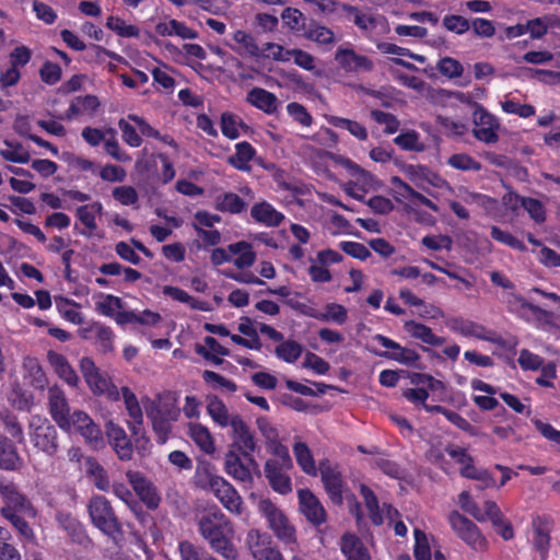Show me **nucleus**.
<instances>
[{"mask_svg": "<svg viewBox=\"0 0 560 560\" xmlns=\"http://www.w3.org/2000/svg\"><path fill=\"white\" fill-rule=\"evenodd\" d=\"M200 535L211 549L226 560H235L238 556L233 542L235 529L232 522L219 510L207 512L198 522Z\"/></svg>", "mask_w": 560, "mask_h": 560, "instance_id": "nucleus-1", "label": "nucleus"}, {"mask_svg": "<svg viewBox=\"0 0 560 560\" xmlns=\"http://www.w3.org/2000/svg\"><path fill=\"white\" fill-rule=\"evenodd\" d=\"M258 511L267 520L269 528L284 545L296 544V530L288 516L269 499L258 502Z\"/></svg>", "mask_w": 560, "mask_h": 560, "instance_id": "nucleus-2", "label": "nucleus"}, {"mask_svg": "<svg viewBox=\"0 0 560 560\" xmlns=\"http://www.w3.org/2000/svg\"><path fill=\"white\" fill-rule=\"evenodd\" d=\"M80 368L86 384L95 395H105L113 400H118L120 398V393L112 383L108 374L96 368L93 360L90 358H82L80 361Z\"/></svg>", "mask_w": 560, "mask_h": 560, "instance_id": "nucleus-3", "label": "nucleus"}, {"mask_svg": "<svg viewBox=\"0 0 560 560\" xmlns=\"http://www.w3.org/2000/svg\"><path fill=\"white\" fill-rule=\"evenodd\" d=\"M68 428H61L69 433H79L84 441L93 448L104 446L103 432L100 427L83 411H74L67 418Z\"/></svg>", "mask_w": 560, "mask_h": 560, "instance_id": "nucleus-4", "label": "nucleus"}, {"mask_svg": "<svg viewBox=\"0 0 560 560\" xmlns=\"http://www.w3.org/2000/svg\"><path fill=\"white\" fill-rule=\"evenodd\" d=\"M0 495L4 502L1 513L4 517L23 514L28 517L36 516V510L30 500L20 492L18 486L11 481H0Z\"/></svg>", "mask_w": 560, "mask_h": 560, "instance_id": "nucleus-5", "label": "nucleus"}, {"mask_svg": "<svg viewBox=\"0 0 560 560\" xmlns=\"http://www.w3.org/2000/svg\"><path fill=\"white\" fill-rule=\"evenodd\" d=\"M293 463L290 454L284 457H273L266 460L264 466L265 476L273 491L280 494H288L292 491V481L288 471L292 469Z\"/></svg>", "mask_w": 560, "mask_h": 560, "instance_id": "nucleus-6", "label": "nucleus"}, {"mask_svg": "<svg viewBox=\"0 0 560 560\" xmlns=\"http://www.w3.org/2000/svg\"><path fill=\"white\" fill-rule=\"evenodd\" d=\"M30 438L32 444L48 456H52L57 452V431L46 418L32 416Z\"/></svg>", "mask_w": 560, "mask_h": 560, "instance_id": "nucleus-7", "label": "nucleus"}, {"mask_svg": "<svg viewBox=\"0 0 560 560\" xmlns=\"http://www.w3.org/2000/svg\"><path fill=\"white\" fill-rule=\"evenodd\" d=\"M448 521L456 535L471 549L480 552L487 550L486 537L470 520L454 511L450 514Z\"/></svg>", "mask_w": 560, "mask_h": 560, "instance_id": "nucleus-8", "label": "nucleus"}, {"mask_svg": "<svg viewBox=\"0 0 560 560\" xmlns=\"http://www.w3.org/2000/svg\"><path fill=\"white\" fill-rule=\"evenodd\" d=\"M445 453L460 466L459 472L463 477L478 480L482 488H491L494 486V479L485 469H479L474 465L471 456L463 447L448 445Z\"/></svg>", "mask_w": 560, "mask_h": 560, "instance_id": "nucleus-9", "label": "nucleus"}, {"mask_svg": "<svg viewBox=\"0 0 560 560\" xmlns=\"http://www.w3.org/2000/svg\"><path fill=\"white\" fill-rule=\"evenodd\" d=\"M89 513L92 523L104 534L114 536L119 532V523L109 502L102 495H95L90 500Z\"/></svg>", "mask_w": 560, "mask_h": 560, "instance_id": "nucleus-10", "label": "nucleus"}, {"mask_svg": "<svg viewBox=\"0 0 560 560\" xmlns=\"http://www.w3.org/2000/svg\"><path fill=\"white\" fill-rule=\"evenodd\" d=\"M245 544L255 560H284L281 552L272 546L271 537L259 529H250Z\"/></svg>", "mask_w": 560, "mask_h": 560, "instance_id": "nucleus-11", "label": "nucleus"}, {"mask_svg": "<svg viewBox=\"0 0 560 560\" xmlns=\"http://www.w3.org/2000/svg\"><path fill=\"white\" fill-rule=\"evenodd\" d=\"M244 457L245 459H242L235 451L230 450L224 457V470L229 476L237 481L252 483L253 474L257 471L258 464L252 454Z\"/></svg>", "mask_w": 560, "mask_h": 560, "instance_id": "nucleus-12", "label": "nucleus"}, {"mask_svg": "<svg viewBox=\"0 0 560 560\" xmlns=\"http://www.w3.org/2000/svg\"><path fill=\"white\" fill-rule=\"evenodd\" d=\"M474 136L485 143H494L498 141V130L500 127L497 118L487 112L482 106L476 105L472 114Z\"/></svg>", "mask_w": 560, "mask_h": 560, "instance_id": "nucleus-13", "label": "nucleus"}, {"mask_svg": "<svg viewBox=\"0 0 560 560\" xmlns=\"http://www.w3.org/2000/svg\"><path fill=\"white\" fill-rule=\"evenodd\" d=\"M257 428L265 440L266 450L275 457H284L289 453L288 447L282 443L279 430L267 419L260 417L256 421Z\"/></svg>", "mask_w": 560, "mask_h": 560, "instance_id": "nucleus-14", "label": "nucleus"}, {"mask_svg": "<svg viewBox=\"0 0 560 560\" xmlns=\"http://www.w3.org/2000/svg\"><path fill=\"white\" fill-rule=\"evenodd\" d=\"M206 409L212 422L221 429L231 428L242 417L237 412L231 411L218 396L206 398Z\"/></svg>", "mask_w": 560, "mask_h": 560, "instance_id": "nucleus-15", "label": "nucleus"}, {"mask_svg": "<svg viewBox=\"0 0 560 560\" xmlns=\"http://www.w3.org/2000/svg\"><path fill=\"white\" fill-rule=\"evenodd\" d=\"M108 443L121 460H129L132 457V444L125 430L109 420L105 424Z\"/></svg>", "mask_w": 560, "mask_h": 560, "instance_id": "nucleus-16", "label": "nucleus"}, {"mask_svg": "<svg viewBox=\"0 0 560 560\" xmlns=\"http://www.w3.org/2000/svg\"><path fill=\"white\" fill-rule=\"evenodd\" d=\"M360 493L364 500L365 506L369 511V515L373 524L381 525L385 521V518L394 521L395 516L398 514L397 511L385 503L383 504V506H380L377 498L368 486L360 485Z\"/></svg>", "mask_w": 560, "mask_h": 560, "instance_id": "nucleus-17", "label": "nucleus"}, {"mask_svg": "<svg viewBox=\"0 0 560 560\" xmlns=\"http://www.w3.org/2000/svg\"><path fill=\"white\" fill-rule=\"evenodd\" d=\"M301 513L314 525H320L326 521V512L319 500L307 489L298 491Z\"/></svg>", "mask_w": 560, "mask_h": 560, "instance_id": "nucleus-18", "label": "nucleus"}, {"mask_svg": "<svg viewBox=\"0 0 560 560\" xmlns=\"http://www.w3.org/2000/svg\"><path fill=\"white\" fill-rule=\"evenodd\" d=\"M335 60L347 72L371 71L373 69V61L370 58L357 54L351 48L339 47L335 54Z\"/></svg>", "mask_w": 560, "mask_h": 560, "instance_id": "nucleus-19", "label": "nucleus"}, {"mask_svg": "<svg viewBox=\"0 0 560 560\" xmlns=\"http://www.w3.org/2000/svg\"><path fill=\"white\" fill-rule=\"evenodd\" d=\"M448 328L464 337H474L481 340L491 342H498L495 334L486 329L482 325L464 319V318H452L447 323Z\"/></svg>", "mask_w": 560, "mask_h": 560, "instance_id": "nucleus-20", "label": "nucleus"}, {"mask_svg": "<svg viewBox=\"0 0 560 560\" xmlns=\"http://www.w3.org/2000/svg\"><path fill=\"white\" fill-rule=\"evenodd\" d=\"M320 477L324 487L335 503L342 502L343 481L340 472L336 467H332L328 462H323L319 465Z\"/></svg>", "mask_w": 560, "mask_h": 560, "instance_id": "nucleus-21", "label": "nucleus"}, {"mask_svg": "<svg viewBox=\"0 0 560 560\" xmlns=\"http://www.w3.org/2000/svg\"><path fill=\"white\" fill-rule=\"evenodd\" d=\"M339 548L346 560H372L369 548L352 533L341 536Z\"/></svg>", "mask_w": 560, "mask_h": 560, "instance_id": "nucleus-22", "label": "nucleus"}, {"mask_svg": "<svg viewBox=\"0 0 560 560\" xmlns=\"http://www.w3.org/2000/svg\"><path fill=\"white\" fill-rule=\"evenodd\" d=\"M213 494L231 513L240 515L243 510V500L236 489L224 478L213 489Z\"/></svg>", "mask_w": 560, "mask_h": 560, "instance_id": "nucleus-23", "label": "nucleus"}, {"mask_svg": "<svg viewBox=\"0 0 560 560\" xmlns=\"http://www.w3.org/2000/svg\"><path fill=\"white\" fill-rule=\"evenodd\" d=\"M49 410L52 419L59 428L69 425L67 418L70 416V408L65 393L57 386L49 388L48 392Z\"/></svg>", "mask_w": 560, "mask_h": 560, "instance_id": "nucleus-24", "label": "nucleus"}, {"mask_svg": "<svg viewBox=\"0 0 560 560\" xmlns=\"http://www.w3.org/2000/svg\"><path fill=\"white\" fill-rule=\"evenodd\" d=\"M121 397L124 399L125 408L128 413V428L133 435L141 433V425L143 422V412L136 395L128 388H121Z\"/></svg>", "mask_w": 560, "mask_h": 560, "instance_id": "nucleus-25", "label": "nucleus"}, {"mask_svg": "<svg viewBox=\"0 0 560 560\" xmlns=\"http://www.w3.org/2000/svg\"><path fill=\"white\" fill-rule=\"evenodd\" d=\"M230 429L232 431L233 445L243 456H249L256 448V441L246 422L241 417Z\"/></svg>", "mask_w": 560, "mask_h": 560, "instance_id": "nucleus-26", "label": "nucleus"}, {"mask_svg": "<svg viewBox=\"0 0 560 560\" xmlns=\"http://www.w3.org/2000/svg\"><path fill=\"white\" fill-rule=\"evenodd\" d=\"M95 311L106 317L113 318L118 324V318L129 311L124 310V302L119 296L98 293L94 296Z\"/></svg>", "mask_w": 560, "mask_h": 560, "instance_id": "nucleus-27", "label": "nucleus"}, {"mask_svg": "<svg viewBox=\"0 0 560 560\" xmlns=\"http://www.w3.org/2000/svg\"><path fill=\"white\" fill-rule=\"evenodd\" d=\"M250 217L256 223L267 228L279 226L284 220V215L267 201L255 203L250 209Z\"/></svg>", "mask_w": 560, "mask_h": 560, "instance_id": "nucleus-28", "label": "nucleus"}, {"mask_svg": "<svg viewBox=\"0 0 560 560\" xmlns=\"http://www.w3.org/2000/svg\"><path fill=\"white\" fill-rule=\"evenodd\" d=\"M47 360L54 372L69 386L75 387L79 384V376L67 360L56 351H48Z\"/></svg>", "mask_w": 560, "mask_h": 560, "instance_id": "nucleus-29", "label": "nucleus"}, {"mask_svg": "<svg viewBox=\"0 0 560 560\" xmlns=\"http://www.w3.org/2000/svg\"><path fill=\"white\" fill-rule=\"evenodd\" d=\"M486 509V521H490L498 532V534L504 539L510 540L514 536V530L511 523L504 517L501 509L494 501H485Z\"/></svg>", "mask_w": 560, "mask_h": 560, "instance_id": "nucleus-30", "label": "nucleus"}, {"mask_svg": "<svg viewBox=\"0 0 560 560\" xmlns=\"http://www.w3.org/2000/svg\"><path fill=\"white\" fill-rule=\"evenodd\" d=\"M246 101L257 109L271 115L278 110L279 101L277 96L261 88L252 89L246 96Z\"/></svg>", "mask_w": 560, "mask_h": 560, "instance_id": "nucleus-31", "label": "nucleus"}, {"mask_svg": "<svg viewBox=\"0 0 560 560\" xmlns=\"http://www.w3.org/2000/svg\"><path fill=\"white\" fill-rule=\"evenodd\" d=\"M103 206L101 202H92L81 206L77 209V218L84 226L81 234L86 237H92L97 229L96 217L102 213Z\"/></svg>", "mask_w": 560, "mask_h": 560, "instance_id": "nucleus-32", "label": "nucleus"}, {"mask_svg": "<svg viewBox=\"0 0 560 560\" xmlns=\"http://www.w3.org/2000/svg\"><path fill=\"white\" fill-rule=\"evenodd\" d=\"M188 435L205 454L212 455L215 452V442L210 430L198 422L187 425Z\"/></svg>", "mask_w": 560, "mask_h": 560, "instance_id": "nucleus-33", "label": "nucleus"}, {"mask_svg": "<svg viewBox=\"0 0 560 560\" xmlns=\"http://www.w3.org/2000/svg\"><path fill=\"white\" fill-rule=\"evenodd\" d=\"M223 477L217 474L214 466L208 460H199L196 467L194 482L203 490L213 491Z\"/></svg>", "mask_w": 560, "mask_h": 560, "instance_id": "nucleus-34", "label": "nucleus"}, {"mask_svg": "<svg viewBox=\"0 0 560 560\" xmlns=\"http://www.w3.org/2000/svg\"><path fill=\"white\" fill-rule=\"evenodd\" d=\"M234 44L230 48L241 56L259 57L260 48L256 43L254 36L243 30H237L233 33Z\"/></svg>", "mask_w": 560, "mask_h": 560, "instance_id": "nucleus-35", "label": "nucleus"}, {"mask_svg": "<svg viewBox=\"0 0 560 560\" xmlns=\"http://www.w3.org/2000/svg\"><path fill=\"white\" fill-rule=\"evenodd\" d=\"M293 454L296 460V464L308 476H316L318 472V468L316 466L313 453L306 443L301 440H295L293 444Z\"/></svg>", "mask_w": 560, "mask_h": 560, "instance_id": "nucleus-36", "label": "nucleus"}, {"mask_svg": "<svg viewBox=\"0 0 560 560\" xmlns=\"http://www.w3.org/2000/svg\"><path fill=\"white\" fill-rule=\"evenodd\" d=\"M56 308L59 315L67 322L73 325H82L84 323V316L80 312V304L75 301L65 298H55Z\"/></svg>", "mask_w": 560, "mask_h": 560, "instance_id": "nucleus-37", "label": "nucleus"}, {"mask_svg": "<svg viewBox=\"0 0 560 560\" xmlns=\"http://www.w3.org/2000/svg\"><path fill=\"white\" fill-rule=\"evenodd\" d=\"M229 250L232 253L233 264L238 269H244L253 266L256 259V254L252 244L241 241L229 245Z\"/></svg>", "mask_w": 560, "mask_h": 560, "instance_id": "nucleus-38", "label": "nucleus"}, {"mask_svg": "<svg viewBox=\"0 0 560 560\" xmlns=\"http://www.w3.org/2000/svg\"><path fill=\"white\" fill-rule=\"evenodd\" d=\"M24 380L35 388L43 389L47 384L46 374L35 358H25L23 362Z\"/></svg>", "mask_w": 560, "mask_h": 560, "instance_id": "nucleus-39", "label": "nucleus"}, {"mask_svg": "<svg viewBox=\"0 0 560 560\" xmlns=\"http://www.w3.org/2000/svg\"><path fill=\"white\" fill-rule=\"evenodd\" d=\"M405 329L411 337L421 340L423 343L434 347L445 343V339L443 337L436 336L429 326L423 324L410 320L405 324Z\"/></svg>", "mask_w": 560, "mask_h": 560, "instance_id": "nucleus-40", "label": "nucleus"}, {"mask_svg": "<svg viewBox=\"0 0 560 560\" xmlns=\"http://www.w3.org/2000/svg\"><path fill=\"white\" fill-rule=\"evenodd\" d=\"M22 466V459L16 453L15 447L4 436L0 435V468L7 470H16Z\"/></svg>", "mask_w": 560, "mask_h": 560, "instance_id": "nucleus-41", "label": "nucleus"}, {"mask_svg": "<svg viewBox=\"0 0 560 560\" xmlns=\"http://www.w3.org/2000/svg\"><path fill=\"white\" fill-rule=\"evenodd\" d=\"M256 150L246 142H238L235 145V153L229 158V163L240 171H248L249 162L254 159Z\"/></svg>", "mask_w": 560, "mask_h": 560, "instance_id": "nucleus-42", "label": "nucleus"}, {"mask_svg": "<svg viewBox=\"0 0 560 560\" xmlns=\"http://www.w3.org/2000/svg\"><path fill=\"white\" fill-rule=\"evenodd\" d=\"M325 118L329 125L349 131L358 140L364 141L369 137L366 128L359 121L334 115L326 116Z\"/></svg>", "mask_w": 560, "mask_h": 560, "instance_id": "nucleus-43", "label": "nucleus"}, {"mask_svg": "<svg viewBox=\"0 0 560 560\" xmlns=\"http://www.w3.org/2000/svg\"><path fill=\"white\" fill-rule=\"evenodd\" d=\"M57 521L59 525L68 533L71 539L78 544L86 540V535L81 523L68 513H58Z\"/></svg>", "mask_w": 560, "mask_h": 560, "instance_id": "nucleus-44", "label": "nucleus"}, {"mask_svg": "<svg viewBox=\"0 0 560 560\" xmlns=\"http://www.w3.org/2000/svg\"><path fill=\"white\" fill-rule=\"evenodd\" d=\"M105 25L119 37L137 38L140 35V30L137 25L130 24L117 15H109Z\"/></svg>", "mask_w": 560, "mask_h": 560, "instance_id": "nucleus-45", "label": "nucleus"}, {"mask_svg": "<svg viewBox=\"0 0 560 560\" xmlns=\"http://www.w3.org/2000/svg\"><path fill=\"white\" fill-rule=\"evenodd\" d=\"M98 106L100 102L96 96L86 95L83 97H77L69 106L66 116L68 119H72L80 114L92 115L95 113Z\"/></svg>", "mask_w": 560, "mask_h": 560, "instance_id": "nucleus-46", "label": "nucleus"}, {"mask_svg": "<svg viewBox=\"0 0 560 560\" xmlns=\"http://www.w3.org/2000/svg\"><path fill=\"white\" fill-rule=\"evenodd\" d=\"M415 547L413 553L416 560H432V555L434 556V540L430 539L425 533L420 530L419 528H415Z\"/></svg>", "mask_w": 560, "mask_h": 560, "instance_id": "nucleus-47", "label": "nucleus"}, {"mask_svg": "<svg viewBox=\"0 0 560 560\" xmlns=\"http://www.w3.org/2000/svg\"><path fill=\"white\" fill-rule=\"evenodd\" d=\"M162 317L159 313L145 310L141 313L129 311L128 314H122L118 318V325H126L138 323L140 325L154 327L161 322Z\"/></svg>", "mask_w": 560, "mask_h": 560, "instance_id": "nucleus-48", "label": "nucleus"}, {"mask_svg": "<svg viewBox=\"0 0 560 560\" xmlns=\"http://www.w3.org/2000/svg\"><path fill=\"white\" fill-rule=\"evenodd\" d=\"M278 359L287 363H295L303 353V346L292 339L282 340L275 349Z\"/></svg>", "mask_w": 560, "mask_h": 560, "instance_id": "nucleus-49", "label": "nucleus"}, {"mask_svg": "<svg viewBox=\"0 0 560 560\" xmlns=\"http://www.w3.org/2000/svg\"><path fill=\"white\" fill-rule=\"evenodd\" d=\"M425 191L435 198H443L448 200L453 192V188L439 174L429 171V174L427 176Z\"/></svg>", "mask_w": 560, "mask_h": 560, "instance_id": "nucleus-50", "label": "nucleus"}, {"mask_svg": "<svg viewBox=\"0 0 560 560\" xmlns=\"http://www.w3.org/2000/svg\"><path fill=\"white\" fill-rule=\"evenodd\" d=\"M162 292L164 295H166V296L171 298L172 300L177 301L179 303H184L192 310H200V311L207 310L205 302H200V301L196 300L188 292H186L185 290H183L180 288L165 285L162 289Z\"/></svg>", "mask_w": 560, "mask_h": 560, "instance_id": "nucleus-51", "label": "nucleus"}, {"mask_svg": "<svg viewBox=\"0 0 560 560\" xmlns=\"http://www.w3.org/2000/svg\"><path fill=\"white\" fill-rule=\"evenodd\" d=\"M0 155L12 163L24 164L30 161V152L22 144L9 141H5L4 147L0 149Z\"/></svg>", "mask_w": 560, "mask_h": 560, "instance_id": "nucleus-52", "label": "nucleus"}, {"mask_svg": "<svg viewBox=\"0 0 560 560\" xmlns=\"http://www.w3.org/2000/svg\"><path fill=\"white\" fill-rule=\"evenodd\" d=\"M377 354L405 365H412L420 358L417 351L410 348H405L399 343L396 345L394 350L386 352H377Z\"/></svg>", "mask_w": 560, "mask_h": 560, "instance_id": "nucleus-53", "label": "nucleus"}, {"mask_svg": "<svg viewBox=\"0 0 560 560\" xmlns=\"http://www.w3.org/2000/svg\"><path fill=\"white\" fill-rule=\"evenodd\" d=\"M349 4L335 0H316L315 11L327 16L345 19Z\"/></svg>", "mask_w": 560, "mask_h": 560, "instance_id": "nucleus-54", "label": "nucleus"}, {"mask_svg": "<svg viewBox=\"0 0 560 560\" xmlns=\"http://www.w3.org/2000/svg\"><path fill=\"white\" fill-rule=\"evenodd\" d=\"M315 318L323 322H332L342 325L347 322L348 312L345 306L337 303H329L324 307L320 314L314 315Z\"/></svg>", "mask_w": 560, "mask_h": 560, "instance_id": "nucleus-55", "label": "nucleus"}, {"mask_svg": "<svg viewBox=\"0 0 560 560\" xmlns=\"http://www.w3.org/2000/svg\"><path fill=\"white\" fill-rule=\"evenodd\" d=\"M353 182L358 187V190L362 191V194L365 196L370 191H375L380 189L381 183L380 180L372 175L371 173L366 172L363 168H360L357 173L352 175Z\"/></svg>", "mask_w": 560, "mask_h": 560, "instance_id": "nucleus-56", "label": "nucleus"}, {"mask_svg": "<svg viewBox=\"0 0 560 560\" xmlns=\"http://www.w3.org/2000/svg\"><path fill=\"white\" fill-rule=\"evenodd\" d=\"M245 128L243 121L235 115L224 113L221 116V131L229 139H236Z\"/></svg>", "mask_w": 560, "mask_h": 560, "instance_id": "nucleus-57", "label": "nucleus"}, {"mask_svg": "<svg viewBox=\"0 0 560 560\" xmlns=\"http://www.w3.org/2000/svg\"><path fill=\"white\" fill-rule=\"evenodd\" d=\"M394 142L406 151L421 152L424 150V144L421 142L419 133L415 130L400 133L394 139Z\"/></svg>", "mask_w": 560, "mask_h": 560, "instance_id": "nucleus-58", "label": "nucleus"}, {"mask_svg": "<svg viewBox=\"0 0 560 560\" xmlns=\"http://www.w3.org/2000/svg\"><path fill=\"white\" fill-rule=\"evenodd\" d=\"M245 202L243 199L233 192H226L217 198V209L220 211H228L231 213H240L244 210Z\"/></svg>", "mask_w": 560, "mask_h": 560, "instance_id": "nucleus-59", "label": "nucleus"}, {"mask_svg": "<svg viewBox=\"0 0 560 560\" xmlns=\"http://www.w3.org/2000/svg\"><path fill=\"white\" fill-rule=\"evenodd\" d=\"M376 47L381 52H383L385 55H392L393 57H397V56L398 57H407V58H410L420 63L425 62L424 56L411 52L409 49L397 46L392 43H386V42L377 43Z\"/></svg>", "mask_w": 560, "mask_h": 560, "instance_id": "nucleus-60", "label": "nucleus"}, {"mask_svg": "<svg viewBox=\"0 0 560 560\" xmlns=\"http://www.w3.org/2000/svg\"><path fill=\"white\" fill-rule=\"evenodd\" d=\"M557 23L556 15H548L528 21L525 27H527V32L530 33L532 37L540 38L549 27H553Z\"/></svg>", "mask_w": 560, "mask_h": 560, "instance_id": "nucleus-61", "label": "nucleus"}, {"mask_svg": "<svg viewBox=\"0 0 560 560\" xmlns=\"http://www.w3.org/2000/svg\"><path fill=\"white\" fill-rule=\"evenodd\" d=\"M447 164L459 171H475L478 172L481 170V164L476 161L474 158L466 153H457L453 154L448 158Z\"/></svg>", "mask_w": 560, "mask_h": 560, "instance_id": "nucleus-62", "label": "nucleus"}, {"mask_svg": "<svg viewBox=\"0 0 560 560\" xmlns=\"http://www.w3.org/2000/svg\"><path fill=\"white\" fill-rule=\"evenodd\" d=\"M459 506L467 513H469L478 522H486V509L485 504L479 508L471 499L469 492L463 491L458 495Z\"/></svg>", "mask_w": 560, "mask_h": 560, "instance_id": "nucleus-63", "label": "nucleus"}, {"mask_svg": "<svg viewBox=\"0 0 560 560\" xmlns=\"http://www.w3.org/2000/svg\"><path fill=\"white\" fill-rule=\"evenodd\" d=\"M96 332L93 336L96 346L102 352H110L114 349V332L104 324H100V326H95Z\"/></svg>", "mask_w": 560, "mask_h": 560, "instance_id": "nucleus-64", "label": "nucleus"}]
</instances>
